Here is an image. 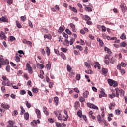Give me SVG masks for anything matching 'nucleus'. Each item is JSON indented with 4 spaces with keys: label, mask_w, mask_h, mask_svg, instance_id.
Listing matches in <instances>:
<instances>
[{
    "label": "nucleus",
    "mask_w": 127,
    "mask_h": 127,
    "mask_svg": "<svg viewBox=\"0 0 127 127\" xmlns=\"http://www.w3.org/2000/svg\"><path fill=\"white\" fill-rule=\"evenodd\" d=\"M108 84H109L110 86H113V88H116V87L118 86V83L117 82L111 79H108Z\"/></svg>",
    "instance_id": "1"
},
{
    "label": "nucleus",
    "mask_w": 127,
    "mask_h": 127,
    "mask_svg": "<svg viewBox=\"0 0 127 127\" xmlns=\"http://www.w3.org/2000/svg\"><path fill=\"white\" fill-rule=\"evenodd\" d=\"M0 63H1V65H8L9 64V61L7 59L4 60L3 58H0Z\"/></svg>",
    "instance_id": "2"
},
{
    "label": "nucleus",
    "mask_w": 127,
    "mask_h": 127,
    "mask_svg": "<svg viewBox=\"0 0 127 127\" xmlns=\"http://www.w3.org/2000/svg\"><path fill=\"white\" fill-rule=\"evenodd\" d=\"M84 65L86 67V68H88V69H91L92 68V66H93V64H92V61L88 60L87 62H85L84 63Z\"/></svg>",
    "instance_id": "3"
},
{
    "label": "nucleus",
    "mask_w": 127,
    "mask_h": 127,
    "mask_svg": "<svg viewBox=\"0 0 127 127\" xmlns=\"http://www.w3.org/2000/svg\"><path fill=\"white\" fill-rule=\"evenodd\" d=\"M87 107L90 108V109H94V110H99V108L98 107L93 104H91L90 103L88 102L87 103Z\"/></svg>",
    "instance_id": "4"
},
{
    "label": "nucleus",
    "mask_w": 127,
    "mask_h": 127,
    "mask_svg": "<svg viewBox=\"0 0 127 127\" xmlns=\"http://www.w3.org/2000/svg\"><path fill=\"white\" fill-rule=\"evenodd\" d=\"M26 68L28 70V73L30 74H32V67H31V66H30V64H29L27 63L26 64Z\"/></svg>",
    "instance_id": "5"
},
{
    "label": "nucleus",
    "mask_w": 127,
    "mask_h": 127,
    "mask_svg": "<svg viewBox=\"0 0 127 127\" xmlns=\"http://www.w3.org/2000/svg\"><path fill=\"white\" fill-rule=\"evenodd\" d=\"M35 112L37 114V118H38V119H41V112H40L39 109H36Z\"/></svg>",
    "instance_id": "6"
},
{
    "label": "nucleus",
    "mask_w": 127,
    "mask_h": 127,
    "mask_svg": "<svg viewBox=\"0 0 127 127\" xmlns=\"http://www.w3.org/2000/svg\"><path fill=\"white\" fill-rule=\"evenodd\" d=\"M1 108H3V109H5V110H8L9 108H10V106L8 105H5L4 104H1Z\"/></svg>",
    "instance_id": "7"
},
{
    "label": "nucleus",
    "mask_w": 127,
    "mask_h": 127,
    "mask_svg": "<svg viewBox=\"0 0 127 127\" xmlns=\"http://www.w3.org/2000/svg\"><path fill=\"white\" fill-rule=\"evenodd\" d=\"M54 101L55 106L58 105V103L59 102V99H58V97L57 96L55 97L54 98Z\"/></svg>",
    "instance_id": "8"
},
{
    "label": "nucleus",
    "mask_w": 127,
    "mask_h": 127,
    "mask_svg": "<svg viewBox=\"0 0 127 127\" xmlns=\"http://www.w3.org/2000/svg\"><path fill=\"white\" fill-rule=\"evenodd\" d=\"M59 55H60V56H61L62 58L63 59H64V60H66V59H67V58H66V55H65V54H64V53L60 52L59 53Z\"/></svg>",
    "instance_id": "9"
},
{
    "label": "nucleus",
    "mask_w": 127,
    "mask_h": 127,
    "mask_svg": "<svg viewBox=\"0 0 127 127\" xmlns=\"http://www.w3.org/2000/svg\"><path fill=\"white\" fill-rule=\"evenodd\" d=\"M58 113H59V116H58V119L59 120V121H62V115H61V110H58L57 111Z\"/></svg>",
    "instance_id": "10"
},
{
    "label": "nucleus",
    "mask_w": 127,
    "mask_h": 127,
    "mask_svg": "<svg viewBox=\"0 0 127 127\" xmlns=\"http://www.w3.org/2000/svg\"><path fill=\"white\" fill-rule=\"evenodd\" d=\"M0 33L1 34V39H5V40H6V39H5V38L6 37V36H5V33L3 31H1Z\"/></svg>",
    "instance_id": "11"
},
{
    "label": "nucleus",
    "mask_w": 127,
    "mask_h": 127,
    "mask_svg": "<svg viewBox=\"0 0 127 127\" xmlns=\"http://www.w3.org/2000/svg\"><path fill=\"white\" fill-rule=\"evenodd\" d=\"M64 44L65 46H69L70 45L69 42V40H68V39L64 40Z\"/></svg>",
    "instance_id": "12"
},
{
    "label": "nucleus",
    "mask_w": 127,
    "mask_h": 127,
    "mask_svg": "<svg viewBox=\"0 0 127 127\" xmlns=\"http://www.w3.org/2000/svg\"><path fill=\"white\" fill-rule=\"evenodd\" d=\"M120 7L121 8V10L122 12H126V9L125 8V6L124 4H121L120 5Z\"/></svg>",
    "instance_id": "13"
},
{
    "label": "nucleus",
    "mask_w": 127,
    "mask_h": 127,
    "mask_svg": "<svg viewBox=\"0 0 127 127\" xmlns=\"http://www.w3.org/2000/svg\"><path fill=\"white\" fill-rule=\"evenodd\" d=\"M79 100L81 103H85L86 100L85 99V97L83 96H80L79 97Z\"/></svg>",
    "instance_id": "14"
},
{
    "label": "nucleus",
    "mask_w": 127,
    "mask_h": 127,
    "mask_svg": "<svg viewBox=\"0 0 127 127\" xmlns=\"http://www.w3.org/2000/svg\"><path fill=\"white\" fill-rule=\"evenodd\" d=\"M15 61L16 62H20V58L18 56V54L16 53L15 56Z\"/></svg>",
    "instance_id": "15"
},
{
    "label": "nucleus",
    "mask_w": 127,
    "mask_h": 127,
    "mask_svg": "<svg viewBox=\"0 0 127 127\" xmlns=\"http://www.w3.org/2000/svg\"><path fill=\"white\" fill-rule=\"evenodd\" d=\"M46 68L48 70L51 69V63L50 61H49L48 64H46Z\"/></svg>",
    "instance_id": "16"
},
{
    "label": "nucleus",
    "mask_w": 127,
    "mask_h": 127,
    "mask_svg": "<svg viewBox=\"0 0 127 127\" xmlns=\"http://www.w3.org/2000/svg\"><path fill=\"white\" fill-rule=\"evenodd\" d=\"M31 126L36 127V126H37V121H36V120H33L31 122Z\"/></svg>",
    "instance_id": "17"
},
{
    "label": "nucleus",
    "mask_w": 127,
    "mask_h": 127,
    "mask_svg": "<svg viewBox=\"0 0 127 127\" xmlns=\"http://www.w3.org/2000/svg\"><path fill=\"white\" fill-rule=\"evenodd\" d=\"M0 20L2 21V22H8V19L6 18H4L2 17V18H0Z\"/></svg>",
    "instance_id": "18"
},
{
    "label": "nucleus",
    "mask_w": 127,
    "mask_h": 127,
    "mask_svg": "<svg viewBox=\"0 0 127 127\" xmlns=\"http://www.w3.org/2000/svg\"><path fill=\"white\" fill-rule=\"evenodd\" d=\"M37 67L40 68V69H43V68H44V65L39 63H37Z\"/></svg>",
    "instance_id": "19"
},
{
    "label": "nucleus",
    "mask_w": 127,
    "mask_h": 127,
    "mask_svg": "<svg viewBox=\"0 0 127 127\" xmlns=\"http://www.w3.org/2000/svg\"><path fill=\"white\" fill-rule=\"evenodd\" d=\"M85 11H88V12H92V11H93V9L90 7L85 6Z\"/></svg>",
    "instance_id": "20"
},
{
    "label": "nucleus",
    "mask_w": 127,
    "mask_h": 127,
    "mask_svg": "<svg viewBox=\"0 0 127 127\" xmlns=\"http://www.w3.org/2000/svg\"><path fill=\"white\" fill-rule=\"evenodd\" d=\"M118 91L119 92L120 96L121 97H123V96L125 94V91H124V90H123V89H120V90L118 89Z\"/></svg>",
    "instance_id": "21"
},
{
    "label": "nucleus",
    "mask_w": 127,
    "mask_h": 127,
    "mask_svg": "<svg viewBox=\"0 0 127 127\" xmlns=\"http://www.w3.org/2000/svg\"><path fill=\"white\" fill-rule=\"evenodd\" d=\"M96 118L97 119V121L98 123H99V124H101L102 122V117H101V115H97Z\"/></svg>",
    "instance_id": "22"
},
{
    "label": "nucleus",
    "mask_w": 127,
    "mask_h": 127,
    "mask_svg": "<svg viewBox=\"0 0 127 127\" xmlns=\"http://www.w3.org/2000/svg\"><path fill=\"white\" fill-rule=\"evenodd\" d=\"M120 38H121V39H122V40H125V39H126L127 38L126 34L125 33H123L120 36Z\"/></svg>",
    "instance_id": "23"
},
{
    "label": "nucleus",
    "mask_w": 127,
    "mask_h": 127,
    "mask_svg": "<svg viewBox=\"0 0 127 127\" xmlns=\"http://www.w3.org/2000/svg\"><path fill=\"white\" fill-rule=\"evenodd\" d=\"M88 96H89V91H86L83 93V96L84 98H88Z\"/></svg>",
    "instance_id": "24"
},
{
    "label": "nucleus",
    "mask_w": 127,
    "mask_h": 127,
    "mask_svg": "<svg viewBox=\"0 0 127 127\" xmlns=\"http://www.w3.org/2000/svg\"><path fill=\"white\" fill-rule=\"evenodd\" d=\"M46 54L48 56H49L50 55V49L49 47H46Z\"/></svg>",
    "instance_id": "25"
},
{
    "label": "nucleus",
    "mask_w": 127,
    "mask_h": 127,
    "mask_svg": "<svg viewBox=\"0 0 127 127\" xmlns=\"http://www.w3.org/2000/svg\"><path fill=\"white\" fill-rule=\"evenodd\" d=\"M116 61H117V60L114 57H112L110 60V63H112V64H114Z\"/></svg>",
    "instance_id": "26"
},
{
    "label": "nucleus",
    "mask_w": 127,
    "mask_h": 127,
    "mask_svg": "<svg viewBox=\"0 0 127 127\" xmlns=\"http://www.w3.org/2000/svg\"><path fill=\"white\" fill-rule=\"evenodd\" d=\"M69 8H70V10H71L72 11H73L74 12H78V10H77L76 9V8H75V7H72V6H69Z\"/></svg>",
    "instance_id": "27"
},
{
    "label": "nucleus",
    "mask_w": 127,
    "mask_h": 127,
    "mask_svg": "<svg viewBox=\"0 0 127 127\" xmlns=\"http://www.w3.org/2000/svg\"><path fill=\"white\" fill-rule=\"evenodd\" d=\"M25 104H26V106L27 108H28V109H30V108H31L32 106H31V104L29 103L28 101H27V100L25 101Z\"/></svg>",
    "instance_id": "28"
},
{
    "label": "nucleus",
    "mask_w": 127,
    "mask_h": 127,
    "mask_svg": "<svg viewBox=\"0 0 127 127\" xmlns=\"http://www.w3.org/2000/svg\"><path fill=\"white\" fill-rule=\"evenodd\" d=\"M120 47H126V46H127V43L125 42H121L120 44Z\"/></svg>",
    "instance_id": "29"
},
{
    "label": "nucleus",
    "mask_w": 127,
    "mask_h": 127,
    "mask_svg": "<svg viewBox=\"0 0 127 127\" xmlns=\"http://www.w3.org/2000/svg\"><path fill=\"white\" fill-rule=\"evenodd\" d=\"M97 40L98 41H99V43L100 46H103V44H104L103 41L102 40H100V39L99 38H97Z\"/></svg>",
    "instance_id": "30"
},
{
    "label": "nucleus",
    "mask_w": 127,
    "mask_h": 127,
    "mask_svg": "<svg viewBox=\"0 0 127 127\" xmlns=\"http://www.w3.org/2000/svg\"><path fill=\"white\" fill-rule=\"evenodd\" d=\"M16 23L17 27H18V28H21V27H22V26H21V24H20V23H19V22H18V21H16Z\"/></svg>",
    "instance_id": "31"
},
{
    "label": "nucleus",
    "mask_w": 127,
    "mask_h": 127,
    "mask_svg": "<svg viewBox=\"0 0 127 127\" xmlns=\"http://www.w3.org/2000/svg\"><path fill=\"white\" fill-rule=\"evenodd\" d=\"M69 44H70V45H73L74 42H75V38H71V39L69 40Z\"/></svg>",
    "instance_id": "32"
},
{
    "label": "nucleus",
    "mask_w": 127,
    "mask_h": 127,
    "mask_svg": "<svg viewBox=\"0 0 127 127\" xmlns=\"http://www.w3.org/2000/svg\"><path fill=\"white\" fill-rule=\"evenodd\" d=\"M64 30V28L62 27H60L58 30V32H60V33H62L63 31Z\"/></svg>",
    "instance_id": "33"
},
{
    "label": "nucleus",
    "mask_w": 127,
    "mask_h": 127,
    "mask_svg": "<svg viewBox=\"0 0 127 127\" xmlns=\"http://www.w3.org/2000/svg\"><path fill=\"white\" fill-rule=\"evenodd\" d=\"M84 19L86 21H89L91 20V18H90V16H88V15H85Z\"/></svg>",
    "instance_id": "34"
},
{
    "label": "nucleus",
    "mask_w": 127,
    "mask_h": 127,
    "mask_svg": "<svg viewBox=\"0 0 127 127\" xmlns=\"http://www.w3.org/2000/svg\"><path fill=\"white\" fill-rule=\"evenodd\" d=\"M77 49H79L80 51H83V47L80 45H77L76 46Z\"/></svg>",
    "instance_id": "35"
},
{
    "label": "nucleus",
    "mask_w": 127,
    "mask_h": 127,
    "mask_svg": "<svg viewBox=\"0 0 127 127\" xmlns=\"http://www.w3.org/2000/svg\"><path fill=\"white\" fill-rule=\"evenodd\" d=\"M115 91H116L115 97H116L117 98H119V94H120L119 89H118L117 88H116Z\"/></svg>",
    "instance_id": "36"
},
{
    "label": "nucleus",
    "mask_w": 127,
    "mask_h": 127,
    "mask_svg": "<svg viewBox=\"0 0 127 127\" xmlns=\"http://www.w3.org/2000/svg\"><path fill=\"white\" fill-rule=\"evenodd\" d=\"M62 35L64 36V37H65V38H66V39H68V38H69V36L68 35V34H66V33L65 32H63L62 33Z\"/></svg>",
    "instance_id": "37"
},
{
    "label": "nucleus",
    "mask_w": 127,
    "mask_h": 127,
    "mask_svg": "<svg viewBox=\"0 0 127 127\" xmlns=\"http://www.w3.org/2000/svg\"><path fill=\"white\" fill-rule=\"evenodd\" d=\"M75 108L77 109H78V107H79L80 106V102L79 101H76L75 103Z\"/></svg>",
    "instance_id": "38"
},
{
    "label": "nucleus",
    "mask_w": 127,
    "mask_h": 127,
    "mask_svg": "<svg viewBox=\"0 0 127 127\" xmlns=\"http://www.w3.org/2000/svg\"><path fill=\"white\" fill-rule=\"evenodd\" d=\"M61 50L62 51V52L66 53L67 51H68V49L66 48H61Z\"/></svg>",
    "instance_id": "39"
},
{
    "label": "nucleus",
    "mask_w": 127,
    "mask_h": 127,
    "mask_svg": "<svg viewBox=\"0 0 127 127\" xmlns=\"http://www.w3.org/2000/svg\"><path fill=\"white\" fill-rule=\"evenodd\" d=\"M24 117H25V120H27L28 119H29V114H28V113H26L24 114Z\"/></svg>",
    "instance_id": "40"
},
{
    "label": "nucleus",
    "mask_w": 127,
    "mask_h": 127,
    "mask_svg": "<svg viewBox=\"0 0 127 127\" xmlns=\"http://www.w3.org/2000/svg\"><path fill=\"white\" fill-rule=\"evenodd\" d=\"M102 73H104V74H107L108 73V69L106 68H102Z\"/></svg>",
    "instance_id": "41"
},
{
    "label": "nucleus",
    "mask_w": 127,
    "mask_h": 127,
    "mask_svg": "<svg viewBox=\"0 0 127 127\" xmlns=\"http://www.w3.org/2000/svg\"><path fill=\"white\" fill-rule=\"evenodd\" d=\"M20 18H21V20H22V21L24 22V21H25V20H26V16L25 15L21 16Z\"/></svg>",
    "instance_id": "42"
},
{
    "label": "nucleus",
    "mask_w": 127,
    "mask_h": 127,
    "mask_svg": "<svg viewBox=\"0 0 127 127\" xmlns=\"http://www.w3.org/2000/svg\"><path fill=\"white\" fill-rule=\"evenodd\" d=\"M108 97L109 98H110V99H112V98H115L116 97V95H115V93H113L112 94H109Z\"/></svg>",
    "instance_id": "43"
},
{
    "label": "nucleus",
    "mask_w": 127,
    "mask_h": 127,
    "mask_svg": "<svg viewBox=\"0 0 127 127\" xmlns=\"http://www.w3.org/2000/svg\"><path fill=\"white\" fill-rule=\"evenodd\" d=\"M32 91L33 93H38V89L37 88L33 87Z\"/></svg>",
    "instance_id": "44"
},
{
    "label": "nucleus",
    "mask_w": 127,
    "mask_h": 127,
    "mask_svg": "<svg viewBox=\"0 0 127 127\" xmlns=\"http://www.w3.org/2000/svg\"><path fill=\"white\" fill-rule=\"evenodd\" d=\"M65 32L67 33V34H69V35H71V34H72V32H71V31L69 30V29H66L65 30Z\"/></svg>",
    "instance_id": "45"
},
{
    "label": "nucleus",
    "mask_w": 127,
    "mask_h": 127,
    "mask_svg": "<svg viewBox=\"0 0 127 127\" xmlns=\"http://www.w3.org/2000/svg\"><path fill=\"white\" fill-rule=\"evenodd\" d=\"M115 114L116 115H118V116H119V115H120L121 114V110H120L119 109L116 110Z\"/></svg>",
    "instance_id": "46"
},
{
    "label": "nucleus",
    "mask_w": 127,
    "mask_h": 127,
    "mask_svg": "<svg viewBox=\"0 0 127 127\" xmlns=\"http://www.w3.org/2000/svg\"><path fill=\"white\" fill-rule=\"evenodd\" d=\"M101 29H102V32H105L107 30V29L106 28V27L104 25L102 26Z\"/></svg>",
    "instance_id": "47"
},
{
    "label": "nucleus",
    "mask_w": 127,
    "mask_h": 127,
    "mask_svg": "<svg viewBox=\"0 0 127 127\" xmlns=\"http://www.w3.org/2000/svg\"><path fill=\"white\" fill-rule=\"evenodd\" d=\"M100 93L101 95H103V97H107V95L106 94V93H105V92L103 91V90H101L100 91Z\"/></svg>",
    "instance_id": "48"
},
{
    "label": "nucleus",
    "mask_w": 127,
    "mask_h": 127,
    "mask_svg": "<svg viewBox=\"0 0 127 127\" xmlns=\"http://www.w3.org/2000/svg\"><path fill=\"white\" fill-rule=\"evenodd\" d=\"M85 73H86V74H92L93 73V71H92V70L91 69H89L88 70H85Z\"/></svg>",
    "instance_id": "49"
},
{
    "label": "nucleus",
    "mask_w": 127,
    "mask_h": 127,
    "mask_svg": "<svg viewBox=\"0 0 127 127\" xmlns=\"http://www.w3.org/2000/svg\"><path fill=\"white\" fill-rule=\"evenodd\" d=\"M77 115L79 117V118H82V111H78Z\"/></svg>",
    "instance_id": "50"
},
{
    "label": "nucleus",
    "mask_w": 127,
    "mask_h": 127,
    "mask_svg": "<svg viewBox=\"0 0 127 127\" xmlns=\"http://www.w3.org/2000/svg\"><path fill=\"white\" fill-rule=\"evenodd\" d=\"M80 79H81V75L77 74L76 76V80H77V81H79V80H80Z\"/></svg>",
    "instance_id": "51"
},
{
    "label": "nucleus",
    "mask_w": 127,
    "mask_h": 127,
    "mask_svg": "<svg viewBox=\"0 0 127 127\" xmlns=\"http://www.w3.org/2000/svg\"><path fill=\"white\" fill-rule=\"evenodd\" d=\"M26 94V91L24 90H20V95H25Z\"/></svg>",
    "instance_id": "52"
},
{
    "label": "nucleus",
    "mask_w": 127,
    "mask_h": 127,
    "mask_svg": "<svg viewBox=\"0 0 127 127\" xmlns=\"http://www.w3.org/2000/svg\"><path fill=\"white\" fill-rule=\"evenodd\" d=\"M14 40H15V37H14V36H10V41H14Z\"/></svg>",
    "instance_id": "53"
},
{
    "label": "nucleus",
    "mask_w": 127,
    "mask_h": 127,
    "mask_svg": "<svg viewBox=\"0 0 127 127\" xmlns=\"http://www.w3.org/2000/svg\"><path fill=\"white\" fill-rule=\"evenodd\" d=\"M6 70L7 71V72H8V73L10 72V66L9 65H7L6 67Z\"/></svg>",
    "instance_id": "54"
},
{
    "label": "nucleus",
    "mask_w": 127,
    "mask_h": 127,
    "mask_svg": "<svg viewBox=\"0 0 127 127\" xmlns=\"http://www.w3.org/2000/svg\"><path fill=\"white\" fill-rule=\"evenodd\" d=\"M8 123H9V125H10V126H12V127H13V125H14V123L12 122V121L9 120L8 121Z\"/></svg>",
    "instance_id": "55"
},
{
    "label": "nucleus",
    "mask_w": 127,
    "mask_h": 127,
    "mask_svg": "<svg viewBox=\"0 0 127 127\" xmlns=\"http://www.w3.org/2000/svg\"><path fill=\"white\" fill-rule=\"evenodd\" d=\"M13 2V0H7V3L9 4V5H10L11 4H12Z\"/></svg>",
    "instance_id": "56"
},
{
    "label": "nucleus",
    "mask_w": 127,
    "mask_h": 127,
    "mask_svg": "<svg viewBox=\"0 0 127 127\" xmlns=\"http://www.w3.org/2000/svg\"><path fill=\"white\" fill-rule=\"evenodd\" d=\"M53 85L54 84L52 82H50L49 85V88L52 89V88H53Z\"/></svg>",
    "instance_id": "57"
},
{
    "label": "nucleus",
    "mask_w": 127,
    "mask_h": 127,
    "mask_svg": "<svg viewBox=\"0 0 127 127\" xmlns=\"http://www.w3.org/2000/svg\"><path fill=\"white\" fill-rule=\"evenodd\" d=\"M69 26L70 27H71V28H76V26L73 23H70Z\"/></svg>",
    "instance_id": "58"
},
{
    "label": "nucleus",
    "mask_w": 127,
    "mask_h": 127,
    "mask_svg": "<svg viewBox=\"0 0 127 127\" xmlns=\"http://www.w3.org/2000/svg\"><path fill=\"white\" fill-rule=\"evenodd\" d=\"M48 122L49 123H54V119H53L52 118H49L48 119Z\"/></svg>",
    "instance_id": "59"
},
{
    "label": "nucleus",
    "mask_w": 127,
    "mask_h": 127,
    "mask_svg": "<svg viewBox=\"0 0 127 127\" xmlns=\"http://www.w3.org/2000/svg\"><path fill=\"white\" fill-rule=\"evenodd\" d=\"M64 114L66 115V118H69V115H68V113L67 112V110L66 109L64 110Z\"/></svg>",
    "instance_id": "60"
},
{
    "label": "nucleus",
    "mask_w": 127,
    "mask_h": 127,
    "mask_svg": "<svg viewBox=\"0 0 127 127\" xmlns=\"http://www.w3.org/2000/svg\"><path fill=\"white\" fill-rule=\"evenodd\" d=\"M67 71H71V70H72V68H71V66H70L69 65H67Z\"/></svg>",
    "instance_id": "61"
},
{
    "label": "nucleus",
    "mask_w": 127,
    "mask_h": 127,
    "mask_svg": "<svg viewBox=\"0 0 127 127\" xmlns=\"http://www.w3.org/2000/svg\"><path fill=\"white\" fill-rule=\"evenodd\" d=\"M56 126L57 127H61V124L58 122H56Z\"/></svg>",
    "instance_id": "62"
},
{
    "label": "nucleus",
    "mask_w": 127,
    "mask_h": 127,
    "mask_svg": "<svg viewBox=\"0 0 127 127\" xmlns=\"http://www.w3.org/2000/svg\"><path fill=\"white\" fill-rule=\"evenodd\" d=\"M104 58L105 59H108V60H110V55H106Z\"/></svg>",
    "instance_id": "63"
},
{
    "label": "nucleus",
    "mask_w": 127,
    "mask_h": 127,
    "mask_svg": "<svg viewBox=\"0 0 127 127\" xmlns=\"http://www.w3.org/2000/svg\"><path fill=\"white\" fill-rule=\"evenodd\" d=\"M120 72H121V73L122 74V75H124V74H125V73H126L124 69L120 70Z\"/></svg>",
    "instance_id": "64"
}]
</instances>
